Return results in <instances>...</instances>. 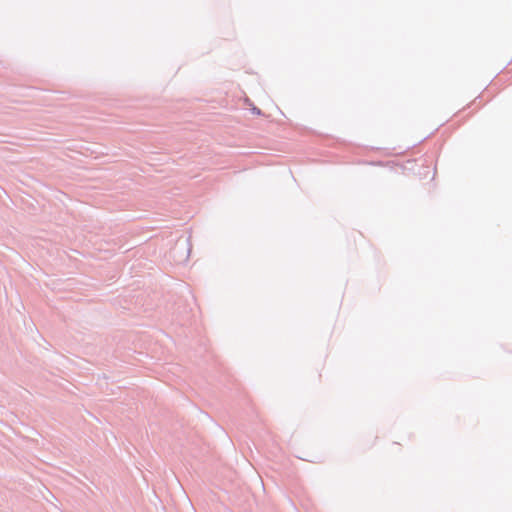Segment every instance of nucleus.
I'll return each instance as SVG.
<instances>
[{
	"mask_svg": "<svg viewBox=\"0 0 512 512\" xmlns=\"http://www.w3.org/2000/svg\"><path fill=\"white\" fill-rule=\"evenodd\" d=\"M251 111H252V113H253V114H255V115H258V116L263 115V112L261 111V109H259V108H258V107H256V106H253V107L251 108Z\"/></svg>",
	"mask_w": 512,
	"mask_h": 512,
	"instance_id": "obj_1",
	"label": "nucleus"
},
{
	"mask_svg": "<svg viewBox=\"0 0 512 512\" xmlns=\"http://www.w3.org/2000/svg\"><path fill=\"white\" fill-rule=\"evenodd\" d=\"M321 377H322V375H321V374H318V382H320V381H321Z\"/></svg>",
	"mask_w": 512,
	"mask_h": 512,
	"instance_id": "obj_2",
	"label": "nucleus"
}]
</instances>
